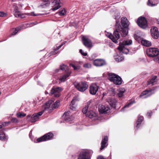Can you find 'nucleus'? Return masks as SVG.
I'll return each instance as SVG.
<instances>
[{
    "instance_id": "864d4df0",
    "label": "nucleus",
    "mask_w": 159,
    "mask_h": 159,
    "mask_svg": "<svg viewBox=\"0 0 159 159\" xmlns=\"http://www.w3.org/2000/svg\"><path fill=\"white\" fill-rule=\"evenodd\" d=\"M2 125H0V129L2 128Z\"/></svg>"
},
{
    "instance_id": "f8f14e48",
    "label": "nucleus",
    "mask_w": 159,
    "mask_h": 159,
    "mask_svg": "<svg viewBox=\"0 0 159 159\" xmlns=\"http://www.w3.org/2000/svg\"><path fill=\"white\" fill-rule=\"evenodd\" d=\"M152 37L154 39H157L159 37V34L158 28L155 26H152L150 30Z\"/></svg>"
},
{
    "instance_id": "a211bd4d",
    "label": "nucleus",
    "mask_w": 159,
    "mask_h": 159,
    "mask_svg": "<svg viewBox=\"0 0 159 159\" xmlns=\"http://www.w3.org/2000/svg\"><path fill=\"white\" fill-rule=\"evenodd\" d=\"M108 138L107 136H105L101 142V147L100 148L101 151L106 147L107 146Z\"/></svg>"
},
{
    "instance_id": "09e8293b",
    "label": "nucleus",
    "mask_w": 159,
    "mask_h": 159,
    "mask_svg": "<svg viewBox=\"0 0 159 159\" xmlns=\"http://www.w3.org/2000/svg\"><path fill=\"white\" fill-rule=\"evenodd\" d=\"M152 112H151L148 113L147 115L148 116L150 117L152 115Z\"/></svg>"
},
{
    "instance_id": "f03ea898",
    "label": "nucleus",
    "mask_w": 159,
    "mask_h": 159,
    "mask_svg": "<svg viewBox=\"0 0 159 159\" xmlns=\"http://www.w3.org/2000/svg\"><path fill=\"white\" fill-rule=\"evenodd\" d=\"M109 80L114 84L119 85L122 84V80L121 78L118 75L112 73H109L108 74Z\"/></svg>"
},
{
    "instance_id": "5701e85b",
    "label": "nucleus",
    "mask_w": 159,
    "mask_h": 159,
    "mask_svg": "<svg viewBox=\"0 0 159 159\" xmlns=\"http://www.w3.org/2000/svg\"><path fill=\"white\" fill-rule=\"evenodd\" d=\"M157 76H154L152 77V78L148 81V85L152 84V85L156 84Z\"/></svg>"
},
{
    "instance_id": "5fc2aeb1",
    "label": "nucleus",
    "mask_w": 159,
    "mask_h": 159,
    "mask_svg": "<svg viewBox=\"0 0 159 159\" xmlns=\"http://www.w3.org/2000/svg\"><path fill=\"white\" fill-rule=\"evenodd\" d=\"M157 22L158 24H159V19L157 20Z\"/></svg>"
},
{
    "instance_id": "ddd939ff",
    "label": "nucleus",
    "mask_w": 159,
    "mask_h": 159,
    "mask_svg": "<svg viewBox=\"0 0 159 159\" xmlns=\"http://www.w3.org/2000/svg\"><path fill=\"white\" fill-rule=\"evenodd\" d=\"M99 88V86L96 84H92L89 87V91L90 93L93 95L96 94Z\"/></svg>"
},
{
    "instance_id": "4468645a",
    "label": "nucleus",
    "mask_w": 159,
    "mask_h": 159,
    "mask_svg": "<svg viewBox=\"0 0 159 159\" xmlns=\"http://www.w3.org/2000/svg\"><path fill=\"white\" fill-rule=\"evenodd\" d=\"M77 159H90L89 154L86 151H84L80 153Z\"/></svg>"
},
{
    "instance_id": "39448f33",
    "label": "nucleus",
    "mask_w": 159,
    "mask_h": 159,
    "mask_svg": "<svg viewBox=\"0 0 159 159\" xmlns=\"http://www.w3.org/2000/svg\"><path fill=\"white\" fill-rule=\"evenodd\" d=\"M53 134L51 132H49L37 139V142H40L48 141L52 139L53 138Z\"/></svg>"
},
{
    "instance_id": "4be33fe9",
    "label": "nucleus",
    "mask_w": 159,
    "mask_h": 159,
    "mask_svg": "<svg viewBox=\"0 0 159 159\" xmlns=\"http://www.w3.org/2000/svg\"><path fill=\"white\" fill-rule=\"evenodd\" d=\"M117 91V96L119 97L120 98L124 95V94L125 92V89L123 88H120L118 89Z\"/></svg>"
},
{
    "instance_id": "6ab92c4d",
    "label": "nucleus",
    "mask_w": 159,
    "mask_h": 159,
    "mask_svg": "<svg viewBox=\"0 0 159 159\" xmlns=\"http://www.w3.org/2000/svg\"><path fill=\"white\" fill-rule=\"evenodd\" d=\"M14 16L17 18L20 17L21 18H23L24 17L23 15L21 14L20 12L17 9V7L16 6L15 7V6H14Z\"/></svg>"
},
{
    "instance_id": "3c124183",
    "label": "nucleus",
    "mask_w": 159,
    "mask_h": 159,
    "mask_svg": "<svg viewBox=\"0 0 159 159\" xmlns=\"http://www.w3.org/2000/svg\"><path fill=\"white\" fill-rule=\"evenodd\" d=\"M157 61L158 63H159V56L157 57Z\"/></svg>"
},
{
    "instance_id": "de8ad7c7",
    "label": "nucleus",
    "mask_w": 159,
    "mask_h": 159,
    "mask_svg": "<svg viewBox=\"0 0 159 159\" xmlns=\"http://www.w3.org/2000/svg\"><path fill=\"white\" fill-rule=\"evenodd\" d=\"M62 46V44H61V45H60L58 47H57V48L56 49H55V51H56L57 50H58Z\"/></svg>"
},
{
    "instance_id": "473e14b6",
    "label": "nucleus",
    "mask_w": 159,
    "mask_h": 159,
    "mask_svg": "<svg viewBox=\"0 0 159 159\" xmlns=\"http://www.w3.org/2000/svg\"><path fill=\"white\" fill-rule=\"evenodd\" d=\"M20 30V28L18 27L16 28H13L12 30L13 32H12L11 35H14L16 34L18 32V31Z\"/></svg>"
},
{
    "instance_id": "7c9ffc66",
    "label": "nucleus",
    "mask_w": 159,
    "mask_h": 159,
    "mask_svg": "<svg viewBox=\"0 0 159 159\" xmlns=\"http://www.w3.org/2000/svg\"><path fill=\"white\" fill-rule=\"evenodd\" d=\"M134 103H135V102L134 101H132L131 102H129V103H128L125 106L123 107L121 109V111H124L125 108L127 107H129Z\"/></svg>"
},
{
    "instance_id": "49530a36",
    "label": "nucleus",
    "mask_w": 159,
    "mask_h": 159,
    "mask_svg": "<svg viewBox=\"0 0 159 159\" xmlns=\"http://www.w3.org/2000/svg\"><path fill=\"white\" fill-rule=\"evenodd\" d=\"M97 159H106L104 157L102 156H99L97 157Z\"/></svg>"
},
{
    "instance_id": "2f4dec72",
    "label": "nucleus",
    "mask_w": 159,
    "mask_h": 159,
    "mask_svg": "<svg viewBox=\"0 0 159 159\" xmlns=\"http://www.w3.org/2000/svg\"><path fill=\"white\" fill-rule=\"evenodd\" d=\"M4 129H3L0 130V140H3L5 139V134L3 133Z\"/></svg>"
},
{
    "instance_id": "412c9836",
    "label": "nucleus",
    "mask_w": 159,
    "mask_h": 159,
    "mask_svg": "<svg viewBox=\"0 0 159 159\" xmlns=\"http://www.w3.org/2000/svg\"><path fill=\"white\" fill-rule=\"evenodd\" d=\"M108 102H109L110 105L112 107L115 108L117 102L116 100L114 98H109L108 99Z\"/></svg>"
},
{
    "instance_id": "c9c22d12",
    "label": "nucleus",
    "mask_w": 159,
    "mask_h": 159,
    "mask_svg": "<svg viewBox=\"0 0 159 159\" xmlns=\"http://www.w3.org/2000/svg\"><path fill=\"white\" fill-rule=\"evenodd\" d=\"M124 58L123 56H118L117 57L115 58V60L116 61L120 62L123 61Z\"/></svg>"
},
{
    "instance_id": "a878e982",
    "label": "nucleus",
    "mask_w": 159,
    "mask_h": 159,
    "mask_svg": "<svg viewBox=\"0 0 159 159\" xmlns=\"http://www.w3.org/2000/svg\"><path fill=\"white\" fill-rule=\"evenodd\" d=\"M132 40L128 39L127 40L124 41L122 43H120L119 45H123L124 46L126 45H129L132 44Z\"/></svg>"
},
{
    "instance_id": "c03bdc74",
    "label": "nucleus",
    "mask_w": 159,
    "mask_h": 159,
    "mask_svg": "<svg viewBox=\"0 0 159 159\" xmlns=\"http://www.w3.org/2000/svg\"><path fill=\"white\" fill-rule=\"evenodd\" d=\"M80 52L81 53L82 55L84 56H86L87 55V53L86 52H84L82 49H80Z\"/></svg>"
},
{
    "instance_id": "1a4fd4ad",
    "label": "nucleus",
    "mask_w": 159,
    "mask_h": 159,
    "mask_svg": "<svg viewBox=\"0 0 159 159\" xmlns=\"http://www.w3.org/2000/svg\"><path fill=\"white\" fill-rule=\"evenodd\" d=\"M63 89L60 87H53L50 93L52 95H53L55 97H59L61 94V92Z\"/></svg>"
},
{
    "instance_id": "9d476101",
    "label": "nucleus",
    "mask_w": 159,
    "mask_h": 159,
    "mask_svg": "<svg viewBox=\"0 0 159 159\" xmlns=\"http://www.w3.org/2000/svg\"><path fill=\"white\" fill-rule=\"evenodd\" d=\"M93 64L96 67H101L106 65L107 63L103 59H97L93 60Z\"/></svg>"
},
{
    "instance_id": "f3484780",
    "label": "nucleus",
    "mask_w": 159,
    "mask_h": 159,
    "mask_svg": "<svg viewBox=\"0 0 159 159\" xmlns=\"http://www.w3.org/2000/svg\"><path fill=\"white\" fill-rule=\"evenodd\" d=\"M52 3L53 4V6L52 8V10L53 11L58 9L61 7L60 5V0H54Z\"/></svg>"
},
{
    "instance_id": "72a5a7b5",
    "label": "nucleus",
    "mask_w": 159,
    "mask_h": 159,
    "mask_svg": "<svg viewBox=\"0 0 159 159\" xmlns=\"http://www.w3.org/2000/svg\"><path fill=\"white\" fill-rule=\"evenodd\" d=\"M66 13V11L65 9H63L59 11L57 13L60 16H63L65 15Z\"/></svg>"
},
{
    "instance_id": "aec40b11",
    "label": "nucleus",
    "mask_w": 159,
    "mask_h": 159,
    "mask_svg": "<svg viewBox=\"0 0 159 159\" xmlns=\"http://www.w3.org/2000/svg\"><path fill=\"white\" fill-rule=\"evenodd\" d=\"M118 49L120 51L124 54H127L129 52L128 49L126 48L125 46L123 45H119L118 48Z\"/></svg>"
},
{
    "instance_id": "7ed1b4c3",
    "label": "nucleus",
    "mask_w": 159,
    "mask_h": 159,
    "mask_svg": "<svg viewBox=\"0 0 159 159\" xmlns=\"http://www.w3.org/2000/svg\"><path fill=\"white\" fill-rule=\"evenodd\" d=\"M137 23L138 26L142 29H145L148 27L147 21L144 17H139L138 19Z\"/></svg>"
},
{
    "instance_id": "58836bf2",
    "label": "nucleus",
    "mask_w": 159,
    "mask_h": 159,
    "mask_svg": "<svg viewBox=\"0 0 159 159\" xmlns=\"http://www.w3.org/2000/svg\"><path fill=\"white\" fill-rule=\"evenodd\" d=\"M17 116L18 118H21L25 116L26 115L25 114L21 113L20 112L18 113L17 114Z\"/></svg>"
},
{
    "instance_id": "393cba45",
    "label": "nucleus",
    "mask_w": 159,
    "mask_h": 159,
    "mask_svg": "<svg viewBox=\"0 0 159 159\" xmlns=\"http://www.w3.org/2000/svg\"><path fill=\"white\" fill-rule=\"evenodd\" d=\"M143 120V116H139L138 117V120L136 123V127L137 128H139L141 122Z\"/></svg>"
},
{
    "instance_id": "79ce46f5",
    "label": "nucleus",
    "mask_w": 159,
    "mask_h": 159,
    "mask_svg": "<svg viewBox=\"0 0 159 159\" xmlns=\"http://www.w3.org/2000/svg\"><path fill=\"white\" fill-rule=\"evenodd\" d=\"M68 67L65 65H63L60 66V69L62 70H63L65 69H67Z\"/></svg>"
},
{
    "instance_id": "f704fd0d",
    "label": "nucleus",
    "mask_w": 159,
    "mask_h": 159,
    "mask_svg": "<svg viewBox=\"0 0 159 159\" xmlns=\"http://www.w3.org/2000/svg\"><path fill=\"white\" fill-rule=\"evenodd\" d=\"M70 66H71L74 69V70H78L80 69V66L78 65H74L72 64H70Z\"/></svg>"
},
{
    "instance_id": "dca6fc26",
    "label": "nucleus",
    "mask_w": 159,
    "mask_h": 159,
    "mask_svg": "<svg viewBox=\"0 0 159 159\" xmlns=\"http://www.w3.org/2000/svg\"><path fill=\"white\" fill-rule=\"evenodd\" d=\"M98 110L101 113H107L109 112L110 108L107 106L102 105L99 107Z\"/></svg>"
},
{
    "instance_id": "9b49d317",
    "label": "nucleus",
    "mask_w": 159,
    "mask_h": 159,
    "mask_svg": "<svg viewBox=\"0 0 159 159\" xmlns=\"http://www.w3.org/2000/svg\"><path fill=\"white\" fill-rule=\"evenodd\" d=\"M53 102L52 100H49L48 102L46 103V107L47 108L49 107L53 108H57L60 105V101L59 100H57L55 103L52 104Z\"/></svg>"
},
{
    "instance_id": "8fccbe9b",
    "label": "nucleus",
    "mask_w": 159,
    "mask_h": 159,
    "mask_svg": "<svg viewBox=\"0 0 159 159\" xmlns=\"http://www.w3.org/2000/svg\"><path fill=\"white\" fill-rule=\"evenodd\" d=\"M30 15L31 16H37L38 15H37L35 14L34 12H31L30 14Z\"/></svg>"
},
{
    "instance_id": "a19ab883",
    "label": "nucleus",
    "mask_w": 159,
    "mask_h": 159,
    "mask_svg": "<svg viewBox=\"0 0 159 159\" xmlns=\"http://www.w3.org/2000/svg\"><path fill=\"white\" fill-rule=\"evenodd\" d=\"M43 2L44 3L46 2L44 4V5L46 6L49 5L50 3V2L48 0H43Z\"/></svg>"
},
{
    "instance_id": "0eeeda50",
    "label": "nucleus",
    "mask_w": 159,
    "mask_h": 159,
    "mask_svg": "<svg viewBox=\"0 0 159 159\" xmlns=\"http://www.w3.org/2000/svg\"><path fill=\"white\" fill-rule=\"evenodd\" d=\"M157 87H154L152 89L143 91L140 95V97L142 98H145L154 93L156 91Z\"/></svg>"
},
{
    "instance_id": "f257e3e1",
    "label": "nucleus",
    "mask_w": 159,
    "mask_h": 159,
    "mask_svg": "<svg viewBox=\"0 0 159 159\" xmlns=\"http://www.w3.org/2000/svg\"><path fill=\"white\" fill-rule=\"evenodd\" d=\"M121 23L122 26L120 25L118 26L116 24V30L114 32L113 35L109 33L106 34V35L115 43L118 42L117 40L120 38L119 33L124 37L126 36L128 33V30L126 29L129 25V21L127 18H122Z\"/></svg>"
},
{
    "instance_id": "bb28decb",
    "label": "nucleus",
    "mask_w": 159,
    "mask_h": 159,
    "mask_svg": "<svg viewBox=\"0 0 159 159\" xmlns=\"http://www.w3.org/2000/svg\"><path fill=\"white\" fill-rule=\"evenodd\" d=\"M142 44L146 47H149L151 45V43L149 41L146 40H142L141 41Z\"/></svg>"
},
{
    "instance_id": "e433bc0d",
    "label": "nucleus",
    "mask_w": 159,
    "mask_h": 159,
    "mask_svg": "<svg viewBox=\"0 0 159 159\" xmlns=\"http://www.w3.org/2000/svg\"><path fill=\"white\" fill-rule=\"evenodd\" d=\"M89 106L88 105H86L85 107L82 110V112L84 114H87L88 112Z\"/></svg>"
},
{
    "instance_id": "6e6552de",
    "label": "nucleus",
    "mask_w": 159,
    "mask_h": 159,
    "mask_svg": "<svg viewBox=\"0 0 159 159\" xmlns=\"http://www.w3.org/2000/svg\"><path fill=\"white\" fill-rule=\"evenodd\" d=\"M82 40L83 44L88 48H91L93 45L92 41L86 36H83Z\"/></svg>"
},
{
    "instance_id": "37998d69",
    "label": "nucleus",
    "mask_w": 159,
    "mask_h": 159,
    "mask_svg": "<svg viewBox=\"0 0 159 159\" xmlns=\"http://www.w3.org/2000/svg\"><path fill=\"white\" fill-rule=\"evenodd\" d=\"M11 121L12 122L16 123L18 122V120L16 118H12L11 119Z\"/></svg>"
},
{
    "instance_id": "4d7b16f0",
    "label": "nucleus",
    "mask_w": 159,
    "mask_h": 159,
    "mask_svg": "<svg viewBox=\"0 0 159 159\" xmlns=\"http://www.w3.org/2000/svg\"><path fill=\"white\" fill-rule=\"evenodd\" d=\"M45 94H48V93L47 92H45Z\"/></svg>"
},
{
    "instance_id": "cd10ccee",
    "label": "nucleus",
    "mask_w": 159,
    "mask_h": 159,
    "mask_svg": "<svg viewBox=\"0 0 159 159\" xmlns=\"http://www.w3.org/2000/svg\"><path fill=\"white\" fill-rule=\"evenodd\" d=\"M71 72H67L66 75H64L61 76L60 79L61 82L65 81L66 79L70 75Z\"/></svg>"
},
{
    "instance_id": "2eb2a0df",
    "label": "nucleus",
    "mask_w": 159,
    "mask_h": 159,
    "mask_svg": "<svg viewBox=\"0 0 159 159\" xmlns=\"http://www.w3.org/2000/svg\"><path fill=\"white\" fill-rule=\"evenodd\" d=\"M43 111H40L37 113L34 114L31 117V121L32 122H34L39 120V117L43 114Z\"/></svg>"
},
{
    "instance_id": "c756f323",
    "label": "nucleus",
    "mask_w": 159,
    "mask_h": 159,
    "mask_svg": "<svg viewBox=\"0 0 159 159\" xmlns=\"http://www.w3.org/2000/svg\"><path fill=\"white\" fill-rule=\"evenodd\" d=\"M156 0H148V5L149 6L153 7L156 5L155 1Z\"/></svg>"
},
{
    "instance_id": "c85d7f7f",
    "label": "nucleus",
    "mask_w": 159,
    "mask_h": 159,
    "mask_svg": "<svg viewBox=\"0 0 159 159\" xmlns=\"http://www.w3.org/2000/svg\"><path fill=\"white\" fill-rule=\"evenodd\" d=\"M75 101L76 98H74L71 102V103L70 104V108L72 110H75Z\"/></svg>"
},
{
    "instance_id": "423d86ee",
    "label": "nucleus",
    "mask_w": 159,
    "mask_h": 159,
    "mask_svg": "<svg viewBox=\"0 0 159 159\" xmlns=\"http://www.w3.org/2000/svg\"><path fill=\"white\" fill-rule=\"evenodd\" d=\"M147 53L150 57H154L159 54V50L156 48H149L147 50Z\"/></svg>"
},
{
    "instance_id": "4c0bfd02",
    "label": "nucleus",
    "mask_w": 159,
    "mask_h": 159,
    "mask_svg": "<svg viewBox=\"0 0 159 159\" xmlns=\"http://www.w3.org/2000/svg\"><path fill=\"white\" fill-rule=\"evenodd\" d=\"M63 116H64V119L65 120H68L69 117V113L68 112L64 113Z\"/></svg>"
},
{
    "instance_id": "20e7f679",
    "label": "nucleus",
    "mask_w": 159,
    "mask_h": 159,
    "mask_svg": "<svg viewBox=\"0 0 159 159\" xmlns=\"http://www.w3.org/2000/svg\"><path fill=\"white\" fill-rule=\"evenodd\" d=\"M75 86L77 89L81 92L85 91L88 88V85L86 82H84L75 84Z\"/></svg>"
},
{
    "instance_id": "ea45409f",
    "label": "nucleus",
    "mask_w": 159,
    "mask_h": 159,
    "mask_svg": "<svg viewBox=\"0 0 159 159\" xmlns=\"http://www.w3.org/2000/svg\"><path fill=\"white\" fill-rule=\"evenodd\" d=\"M83 66L85 68H89L91 67V65L90 63H86Z\"/></svg>"
},
{
    "instance_id": "a18cd8bd",
    "label": "nucleus",
    "mask_w": 159,
    "mask_h": 159,
    "mask_svg": "<svg viewBox=\"0 0 159 159\" xmlns=\"http://www.w3.org/2000/svg\"><path fill=\"white\" fill-rule=\"evenodd\" d=\"M7 14L2 11H0V16L4 17L6 16Z\"/></svg>"
},
{
    "instance_id": "b1692460",
    "label": "nucleus",
    "mask_w": 159,
    "mask_h": 159,
    "mask_svg": "<svg viewBox=\"0 0 159 159\" xmlns=\"http://www.w3.org/2000/svg\"><path fill=\"white\" fill-rule=\"evenodd\" d=\"M87 116L90 118H93L97 116V114L93 111H88L86 114Z\"/></svg>"
},
{
    "instance_id": "603ef678",
    "label": "nucleus",
    "mask_w": 159,
    "mask_h": 159,
    "mask_svg": "<svg viewBox=\"0 0 159 159\" xmlns=\"http://www.w3.org/2000/svg\"><path fill=\"white\" fill-rule=\"evenodd\" d=\"M111 153L110 156L108 158H109V159H111Z\"/></svg>"
},
{
    "instance_id": "6e6d98bb",
    "label": "nucleus",
    "mask_w": 159,
    "mask_h": 159,
    "mask_svg": "<svg viewBox=\"0 0 159 159\" xmlns=\"http://www.w3.org/2000/svg\"><path fill=\"white\" fill-rule=\"evenodd\" d=\"M30 117V116L29 115H28L27 116V117Z\"/></svg>"
}]
</instances>
